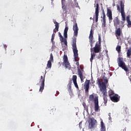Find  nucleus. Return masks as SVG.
Returning <instances> with one entry per match:
<instances>
[{
	"label": "nucleus",
	"instance_id": "1",
	"mask_svg": "<svg viewBox=\"0 0 131 131\" xmlns=\"http://www.w3.org/2000/svg\"><path fill=\"white\" fill-rule=\"evenodd\" d=\"M98 85L99 86L100 91L103 94L102 97L105 105L106 106L108 102V94H107V87L104 82H101L100 80L98 81Z\"/></svg>",
	"mask_w": 131,
	"mask_h": 131
},
{
	"label": "nucleus",
	"instance_id": "2",
	"mask_svg": "<svg viewBox=\"0 0 131 131\" xmlns=\"http://www.w3.org/2000/svg\"><path fill=\"white\" fill-rule=\"evenodd\" d=\"M72 46L73 47V51L74 53V60L75 62H77V58H78V50H77V47L76 46V38L74 37L73 39Z\"/></svg>",
	"mask_w": 131,
	"mask_h": 131
},
{
	"label": "nucleus",
	"instance_id": "3",
	"mask_svg": "<svg viewBox=\"0 0 131 131\" xmlns=\"http://www.w3.org/2000/svg\"><path fill=\"white\" fill-rule=\"evenodd\" d=\"M63 66L65 67L66 69H68L70 70L71 69V66L70 65V63L68 60V57L67 55H64L63 57Z\"/></svg>",
	"mask_w": 131,
	"mask_h": 131
},
{
	"label": "nucleus",
	"instance_id": "4",
	"mask_svg": "<svg viewBox=\"0 0 131 131\" xmlns=\"http://www.w3.org/2000/svg\"><path fill=\"white\" fill-rule=\"evenodd\" d=\"M89 127L90 129H92L93 128H96L97 127V120L94 118H91L89 119Z\"/></svg>",
	"mask_w": 131,
	"mask_h": 131
},
{
	"label": "nucleus",
	"instance_id": "5",
	"mask_svg": "<svg viewBox=\"0 0 131 131\" xmlns=\"http://www.w3.org/2000/svg\"><path fill=\"white\" fill-rule=\"evenodd\" d=\"M121 11L120 13L122 17V21H125V12H124V3L122 2H120Z\"/></svg>",
	"mask_w": 131,
	"mask_h": 131
},
{
	"label": "nucleus",
	"instance_id": "6",
	"mask_svg": "<svg viewBox=\"0 0 131 131\" xmlns=\"http://www.w3.org/2000/svg\"><path fill=\"white\" fill-rule=\"evenodd\" d=\"M94 111L95 112H98L100 110V107L99 106V97L96 96L95 97L94 99Z\"/></svg>",
	"mask_w": 131,
	"mask_h": 131
},
{
	"label": "nucleus",
	"instance_id": "7",
	"mask_svg": "<svg viewBox=\"0 0 131 131\" xmlns=\"http://www.w3.org/2000/svg\"><path fill=\"white\" fill-rule=\"evenodd\" d=\"M89 41L91 43V48H93V44L95 42V40H94V31L93 29H91L90 31V34L89 35Z\"/></svg>",
	"mask_w": 131,
	"mask_h": 131
},
{
	"label": "nucleus",
	"instance_id": "8",
	"mask_svg": "<svg viewBox=\"0 0 131 131\" xmlns=\"http://www.w3.org/2000/svg\"><path fill=\"white\" fill-rule=\"evenodd\" d=\"M82 72H83V68L80 66V69H78V75H79L81 81L83 82V75H82Z\"/></svg>",
	"mask_w": 131,
	"mask_h": 131
},
{
	"label": "nucleus",
	"instance_id": "9",
	"mask_svg": "<svg viewBox=\"0 0 131 131\" xmlns=\"http://www.w3.org/2000/svg\"><path fill=\"white\" fill-rule=\"evenodd\" d=\"M39 81L41 83V85L40 86L39 92L42 93V91H43V89H45V77L41 76Z\"/></svg>",
	"mask_w": 131,
	"mask_h": 131
},
{
	"label": "nucleus",
	"instance_id": "10",
	"mask_svg": "<svg viewBox=\"0 0 131 131\" xmlns=\"http://www.w3.org/2000/svg\"><path fill=\"white\" fill-rule=\"evenodd\" d=\"M99 4H96V8L95 9V22H98V20L99 19Z\"/></svg>",
	"mask_w": 131,
	"mask_h": 131
},
{
	"label": "nucleus",
	"instance_id": "11",
	"mask_svg": "<svg viewBox=\"0 0 131 131\" xmlns=\"http://www.w3.org/2000/svg\"><path fill=\"white\" fill-rule=\"evenodd\" d=\"M74 25L73 27V29L74 30V35L77 36V34H78V26H77V23L76 22L74 23Z\"/></svg>",
	"mask_w": 131,
	"mask_h": 131
},
{
	"label": "nucleus",
	"instance_id": "12",
	"mask_svg": "<svg viewBox=\"0 0 131 131\" xmlns=\"http://www.w3.org/2000/svg\"><path fill=\"white\" fill-rule=\"evenodd\" d=\"M90 80H86L85 81V84L84 85V89L85 93H89V90L90 89Z\"/></svg>",
	"mask_w": 131,
	"mask_h": 131
},
{
	"label": "nucleus",
	"instance_id": "13",
	"mask_svg": "<svg viewBox=\"0 0 131 131\" xmlns=\"http://www.w3.org/2000/svg\"><path fill=\"white\" fill-rule=\"evenodd\" d=\"M58 35L59 36V39L61 41V42H64V44L65 46H67V39H66V38H64L62 36V34H61V33L58 32Z\"/></svg>",
	"mask_w": 131,
	"mask_h": 131
},
{
	"label": "nucleus",
	"instance_id": "14",
	"mask_svg": "<svg viewBox=\"0 0 131 131\" xmlns=\"http://www.w3.org/2000/svg\"><path fill=\"white\" fill-rule=\"evenodd\" d=\"M113 22H114V25L116 29H117L118 27V25L120 24V20H119L118 17H116L114 19Z\"/></svg>",
	"mask_w": 131,
	"mask_h": 131
},
{
	"label": "nucleus",
	"instance_id": "15",
	"mask_svg": "<svg viewBox=\"0 0 131 131\" xmlns=\"http://www.w3.org/2000/svg\"><path fill=\"white\" fill-rule=\"evenodd\" d=\"M106 16L108 17V20L110 21H112V20H113V17H112V11H111V9H108L107 10Z\"/></svg>",
	"mask_w": 131,
	"mask_h": 131
},
{
	"label": "nucleus",
	"instance_id": "16",
	"mask_svg": "<svg viewBox=\"0 0 131 131\" xmlns=\"http://www.w3.org/2000/svg\"><path fill=\"white\" fill-rule=\"evenodd\" d=\"M94 53H98L101 52V47L100 45L96 44L95 47L93 48Z\"/></svg>",
	"mask_w": 131,
	"mask_h": 131
},
{
	"label": "nucleus",
	"instance_id": "17",
	"mask_svg": "<svg viewBox=\"0 0 131 131\" xmlns=\"http://www.w3.org/2000/svg\"><path fill=\"white\" fill-rule=\"evenodd\" d=\"M121 29L120 28H117L115 31V35L118 39V37L121 36Z\"/></svg>",
	"mask_w": 131,
	"mask_h": 131
},
{
	"label": "nucleus",
	"instance_id": "18",
	"mask_svg": "<svg viewBox=\"0 0 131 131\" xmlns=\"http://www.w3.org/2000/svg\"><path fill=\"white\" fill-rule=\"evenodd\" d=\"M54 23L55 24V28L53 30V33H56V32H58L59 31V23L57 22L56 20H54Z\"/></svg>",
	"mask_w": 131,
	"mask_h": 131
},
{
	"label": "nucleus",
	"instance_id": "19",
	"mask_svg": "<svg viewBox=\"0 0 131 131\" xmlns=\"http://www.w3.org/2000/svg\"><path fill=\"white\" fill-rule=\"evenodd\" d=\"M111 100L113 102H117L119 101V98L116 95H113V97L111 98Z\"/></svg>",
	"mask_w": 131,
	"mask_h": 131
},
{
	"label": "nucleus",
	"instance_id": "20",
	"mask_svg": "<svg viewBox=\"0 0 131 131\" xmlns=\"http://www.w3.org/2000/svg\"><path fill=\"white\" fill-rule=\"evenodd\" d=\"M68 27H66L64 30V38H67V37H68V36L67 35V32H68Z\"/></svg>",
	"mask_w": 131,
	"mask_h": 131
},
{
	"label": "nucleus",
	"instance_id": "21",
	"mask_svg": "<svg viewBox=\"0 0 131 131\" xmlns=\"http://www.w3.org/2000/svg\"><path fill=\"white\" fill-rule=\"evenodd\" d=\"M101 131H106V127H105L103 121L101 122Z\"/></svg>",
	"mask_w": 131,
	"mask_h": 131
},
{
	"label": "nucleus",
	"instance_id": "22",
	"mask_svg": "<svg viewBox=\"0 0 131 131\" xmlns=\"http://www.w3.org/2000/svg\"><path fill=\"white\" fill-rule=\"evenodd\" d=\"M49 68H52V61L50 60L48 61L46 69H49Z\"/></svg>",
	"mask_w": 131,
	"mask_h": 131
},
{
	"label": "nucleus",
	"instance_id": "23",
	"mask_svg": "<svg viewBox=\"0 0 131 131\" xmlns=\"http://www.w3.org/2000/svg\"><path fill=\"white\" fill-rule=\"evenodd\" d=\"M126 54H127V57L128 58H129V57H130V56H131V48H130L127 50Z\"/></svg>",
	"mask_w": 131,
	"mask_h": 131
},
{
	"label": "nucleus",
	"instance_id": "24",
	"mask_svg": "<svg viewBox=\"0 0 131 131\" xmlns=\"http://www.w3.org/2000/svg\"><path fill=\"white\" fill-rule=\"evenodd\" d=\"M94 57H96V54H95L94 53H91V57L90 58V61L91 63L93 62V60H94Z\"/></svg>",
	"mask_w": 131,
	"mask_h": 131
},
{
	"label": "nucleus",
	"instance_id": "25",
	"mask_svg": "<svg viewBox=\"0 0 131 131\" xmlns=\"http://www.w3.org/2000/svg\"><path fill=\"white\" fill-rule=\"evenodd\" d=\"M116 50L118 52V53H120L121 52V46H117Z\"/></svg>",
	"mask_w": 131,
	"mask_h": 131
},
{
	"label": "nucleus",
	"instance_id": "26",
	"mask_svg": "<svg viewBox=\"0 0 131 131\" xmlns=\"http://www.w3.org/2000/svg\"><path fill=\"white\" fill-rule=\"evenodd\" d=\"M103 80L104 82H104L105 83V86H106V84L108 83V79H107V77H106L105 76L103 77Z\"/></svg>",
	"mask_w": 131,
	"mask_h": 131
},
{
	"label": "nucleus",
	"instance_id": "27",
	"mask_svg": "<svg viewBox=\"0 0 131 131\" xmlns=\"http://www.w3.org/2000/svg\"><path fill=\"white\" fill-rule=\"evenodd\" d=\"M113 95H114V92H112V91H111L109 92L108 93V96L111 99V98H112L113 97Z\"/></svg>",
	"mask_w": 131,
	"mask_h": 131
},
{
	"label": "nucleus",
	"instance_id": "28",
	"mask_svg": "<svg viewBox=\"0 0 131 131\" xmlns=\"http://www.w3.org/2000/svg\"><path fill=\"white\" fill-rule=\"evenodd\" d=\"M55 111H56V108H53L51 109L49 112L50 114H54V113H55Z\"/></svg>",
	"mask_w": 131,
	"mask_h": 131
},
{
	"label": "nucleus",
	"instance_id": "29",
	"mask_svg": "<svg viewBox=\"0 0 131 131\" xmlns=\"http://www.w3.org/2000/svg\"><path fill=\"white\" fill-rule=\"evenodd\" d=\"M50 62H53L54 61V57L53 56V54L51 53L50 54Z\"/></svg>",
	"mask_w": 131,
	"mask_h": 131
},
{
	"label": "nucleus",
	"instance_id": "30",
	"mask_svg": "<svg viewBox=\"0 0 131 131\" xmlns=\"http://www.w3.org/2000/svg\"><path fill=\"white\" fill-rule=\"evenodd\" d=\"M94 95L91 94L89 96V100L90 101H93L94 100Z\"/></svg>",
	"mask_w": 131,
	"mask_h": 131
},
{
	"label": "nucleus",
	"instance_id": "31",
	"mask_svg": "<svg viewBox=\"0 0 131 131\" xmlns=\"http://www.w3.org/2000/svg\"><path fill=\"white\" fill-rule=\"evenodd\" d=\"M76 79H77V76L76 75H73V82H75V81H77L76 80Z\"/></svg>",
	"mask_w": 131,
	"mask_h": 131
},
{
	"label": "nucleus",
	"instance_id": "32",
	"mask_svg": "<svg viewBox=\"0 0 131 131\" xmlns=\"http://www.w3.org/2000/svg\"><path fill=\"white\" fill-rule=\"evenodd\" d=\"M56 35V34L55 33H53L52 35V38H51V41H54V39H55V35Z\"/></svg>",
	"mask_w": 131,
	"mask_h": 131
},
{
	"label": "nucleus",
	"instance_id": "33",
	"mask_svg": "<svg viewBox=\"0 0 131 131\" xmlns=\"http://www.w3.org/2000/svg\"><path fill=\"white\" fill-rule=\"evenodd\" d=\"M102 26L103 27H106V19H103Z\"/></svg>",
	"mask_w": 131,
	"mask_h": 131
},
{
	"label": "nucleus",
	"instance_id": "34",
	"mask_svg": "<svg viewBox=\"0 0 131 131\" xmlns=\"http://www.w3.org/2000/svg\"><path fill=\"white\" fill-rule=\"evenodd\" d=\"M74 84L76 89H79L78 85L77 84V81L73 82Z\"/></svg>",
	"mask_w": 131,
	"mask_h": 131
},
{
	"label": "nucleus",
	"instance_id": "35",
	"mask_svg": "<svg viewBox=\"0 0 131 131\" xmlns=\"http://www.w3.org/2000/svg\"><path fill=\"white\" fill-rule=\"evenodd\" d=\"M103 20H106V15L105 14V12L103 11Z\"/></svg>",
	"mask_w": 131,
	"mask_h": 131
},
{
	"label": "nucleus",
	"instance_id": "36",
	"mask_svg": "<svg viewBox=\"0 0 131 131\" xmlns=\"http://www.w3.org/2000/svg\"><path fill=\"white\" fill-rule=\"evenodd\" d=\"M129 18H130V16L129 15H128V16H126V20L127 21L130 20V19H129Z\"/></svg>",
	"mask_w": 131,
	"mask_h": 131
},
{
	"label": "nucleus",
	"instance_id": "37",
	"mask_svg": "<svg viewBox=\"0 0 131 131\" xmlns=\"http://www.w3.org/2000/svg\"><path fill=\"white\" fill-rule=\"evenodd\" d=\"M121 27H124V21H121Z\"/></svg>",
	"mask_w": 131,
	"mask_h": 131
},
{
	"label": "nucleus",
	"instance_id": "38",
	"mask_svg": "<svg viewBox=\"0 0 131 131\" xmlns=\"http://www.w3.org/2000/svg\"><path fill=\"white\" fill-rule=\"evenodd\" d=\"M11 55H15V51L14 50L11 51Z\"/></svg>",
	"mask_w": 131,
	"mask_h": 131
},
{
	"label": "nucleus",
	"instance_id": "39",
	"mask_svg": "<svg viewBox=\"0 0 131 131\" xmlns=\"http://www.w3.org/2000/svg\"><path fill=\"white\" fill-rule=\"evenodd\" d=\"M127 23H128V25H129V26H131V21H130V20H128L127 21Z\"/></svg>",
	"mask_w": 131,
	"mask_h": 131
},
{
	"label": "nucleus",
	"instance_id": "40",
	"mask_svg": "<svg viewBox=\"0 0 131 131\" xmlns=\"http://www.w3.org/2000/svg\"><path fill=\"white\" fill-rule=\"evenodd\" d=\"M124 110L125 112H127V111H128V109H127V107H124Z\"/></svg>",
	"mask_w": 131,
	"mask_h": 131
},
{
	"label": "nucleus",
	"instance_id": "41",
	"mask_svg": "<svg viewBox=\"0 0 131 131\" xmlns=\"http://www.w3.org/2000/svg\"><path fill=\"white\" fill-rule=\"evenodd\" d=\"M98 40L99 41V43H100V42H101V36L100 35H99V36H98Z\"/></svg>",
	"mask_w": 131,
	"mask_h": 131
},
{
	"label": "nucleus",
	"instance_id": "42",
	"mask_svg": "<svg viewBox=\"0 0 131 131\" xmlns=\"http://www.w3.org/2000/svg\"><path fill=\"white\" fill-rule=\"evenodd\" d=\"M117 10H118V11L120 10V8L119 7V5H117Z\"/></svg>",
	"mask_w": 131,
	"mask_h": 131
},
{
	"label": "nucleus",
	"instance_id": "43",
	"mask_svg": "<svg viewBox=\"0 0 131 131\" xmlns=\"http://www.w3.org/2000/svg\"><path fill=\"white\" fill-rule=\"evenodd\" d=\"M121 131H126V128H124L123 129H122Z\"/></svg>",
	"mask_w": 131,
	"mask_h": 131
},
{
	"label": "nucleus",
	"instance_id": "44",
	"mask_svg": "<svg viewBox=\"0 0 131 131\" xmlns=\"http://www.w3.org/2000/svg\"><path fill=\"white\" fill-rule=\"evenodd\" d=\"M76 65H77V66H78V67L79 66V62H77L76 63Z\"/></svg>",
	"mask_w": 131,
	"mask_h": 131
},
{
	"label": "nucleus",
	"instance_id": "45",
	"mask_svg": "<svg viewBox=\"0 0 131 131\" xmlns=\"http://www.w3.org/2000/svg\"><path fill=\"white\" fill-rule=\"evenodd\" d=\"M108 116H110L109 117V119H110V118H111V113L108 114Z\"/></svg>",
	"mask_w": 131,
	"mask_h": 131
},
{
	"label": "nucleus",
	"instance_id": "46",
	"mask_svg": "<svg viewBox=\"0 0 131 131\" xmlns=\"http://www.w3.org/2000/svg\"><path fill=\"white\" fill-rule=\"evenodd\" d=\"M63 2H65V0H61V4L63 5Z\"/></svg>",
	"mask_w": 131,
	"mask_h": 131
},
{
	"label": "nucleus",
	"instance_id": "47",
	"mask_svg": "<svg viewBox=\"0 0 131 131\" xmlns=\"http://www.w3.org/2000/svg\"><path fill=\"white\" fill-rule=\"evenodd\" d=\"M93 50V48H91V52Z\"/></svg>",
	"mask_w": 131,
	"mask_h": 131
},
{
	"label": "nucleus",
	"instance_id": "48",
	"mask_svg": "<svg viewBox=\"0 0 131 131\" xmlns=\"http://www.w3.org/2000/svg\"><path fill=\"white\" fill-rule=\"evenodd\" d=\"M92 19H93L92 17H90V20H92Z\"/></svg>",
	"mask_w": 131,
	"mask_h": 131
},
{
	"label": "nucleus",
	"instance_id": "49",
	"mask_svg": "<svg viewBox=\"0 0 131 131\" xmlns=\"http://www.w3.org/2000/svg\"><path fill=\"white\" fill-rule=\"evenodd\" d=\"M97 58H98V59H100V57H99V56Z\"/></svg>",
	"mask_w": 131,
	"mask_h": 131
},
{
	"label": "nucleus",
	"instance_id": "50",
	"mask_svg": "<svg viewBox=\"0 0 131 131\" xmlns=\"http://www.w3.org/2000/svg\"><path fill=\"white\" fill-rule=\"evenodd\" d=\"M83 106H84V104H83Z\"/></svg>",
	"mask_w": 131,
	"mask_h": 131
},
{
	"label": "nucleus",
	"instance_id": "51",
	"mask_svg": "<svg viewBox=\"0 0 131 131\" xmlns=\"http://www.w3.org/2000/svg\"><path fill=\"white\" fill-rule=\"evenodd\" d=\"M63 6H62V8H63Z\"/></svg>",
	"mask_w": 131,
	"mask_h": 131
}]
</instances>
